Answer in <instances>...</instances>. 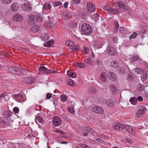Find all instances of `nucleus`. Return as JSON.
<instances>
[{"label": "nucleus", "instance_id": "43", "mask_svg": "<svg viewBox=\"0 0 148 148\" xmlns=\"http://www.w3.org/2000/svg\"><path fill=\"white\" fill-rule=\"evenodd\" d=\"M12 0H1L2 2L5 4L10 3H11Z\"/></svg>", "mask_w": 148, "mask_h": 148}, {"label": "nucleus", "instance_id": "21", "mask_svg": "<svg viewBox=\"0 0 148 148\" xmlns=\"http://www.w3.org/2000/svg\"><path fill=\"white\" fill-rule=\"evenodd\" d=\"M106 103L108 106L112 107L115 105V103L113 100L109 99L106 101Z\"/></svg>", "mask_w": 148, "mask_h": 148}, {"label": "nucleus", "instance_id": "41", "mask_svg": "<svg viewBox=\"0 0 148 148\" xmlns=\"http://www.w3.org/2000/svg\"><path fill=\"white\" fill-rule=\"evenodd\" d=\"M80 2V0H72L71 3L72 4H78Z\"/></svg>", "mask_w": 148, "mask_h": 148}, {"label": "nucleus", "instance_id": "5", "mask_svg": "<svg viewBox=\"0 0 148 148\" xmlns=\"http://www.w3.org/2000/svg\"><path fill=\"white\" fill-rule=\"evenodd\" d=\"M92 111L93 112L99 114H102L104 112L103 110L100 107L96 106L92 109Z\"/></svg>", "mask_w": 148, "mask_h": 148}, {"label": "nucleus", "instance_id": "40", "mask_svg": "<svg viewBox=\"0 0 148 148\" xmlns=\"http://www.w3.org/2000/svg\"><path fill=\"white\" fill-rule=\"evenodd\" d=\"M67 84L70 86H73L74 85V82L71 79H69L67 82Z\"/></svg>", "mask_w": 148, "mask_h": 148}, {"label": "nucleus", "instance_id": "39", "mask_svg": "<svg viewBox=\"0 0 148 148\" xmlns=\"http://www.w3.org/2000/svg\"><path fill=\"white\" fill-rule=\"evenodd\" d=\"M62 4V2L60 1L55 2L53 4L54 6H57L60 5Z\"/></svg>", "mask_w": 148, "mask_h": 148}, {"label": "nucleus", "instance_id": "8", "mask_svg": "<svg viewBox=\"0 0 148 148\" xmlns=\"http://www.w3.org/2000/svg\"><path fill=\"white\" fill-rule=\"evenodd\" d=\"M38 71L42 73H50L52 72L51 70L48 69L46 67L42 66L40 67L38 69Z\"/></svg>", "mask_w": 148, "mask_h": 148}, {"label": "nucleus", "instance_id": "24", "mask_svg": "<svg viewBox=\"0 0 148 148\" xmlns=\"http://www.w3.org/2000/svg\"><path fill=\"white\" fill-rule=\"evenodd\" d=\"M84 62L88 64L93 65V61L89 58L85 59L84 60Z\"/></svg>", "mask_w": 148, "mask_h": 148}, {"label": "nucleus", "instance_id": "17", "mask_svg": "<svg viewBox=\"0 0 148 148\" xmlns=\"http://www.w3.org/2000/svg\"><path fill=\"white\" fill-rule=\"evenodd\" d=\"M54 45V41L53 40H51L47 42L44 43V46L45 47H51Z\"/></svg>", "mask_w": 148, "mask_h": 148}, {"label": "nucleus", "instance_id": "57", "mask_svg": "<svg viewBox=\"0 0 148 148\" xmlns=\"http://www.w3.org/2000/svg\"><path fill=\"white\" fill-rule=\"evenodd\" d=\"M51 97V94L50 93H48L47 94L46 97L47 99H50Z\"/></svg>", "mask_w": 148, "mask_h": 148}, {"label": "nucleus", "instance_id": "30", "mask_svg": "<svg viewBox=\"0 0 148 148\" xmlns=\"http://www.w3.org/2000/svg\"><path fill=\"white\" fill-rule=\"evenodd\" d=\"M111 65L114 68H116L118 66V62L116 61H113L111 63Z\"/></svg>", "mask_w": 148, "mask_h": 148}, {"label": "nucleus", "instance_id": "23", "mask_svg": "<svg viewBox=\"0 0 148 148\" xmlns=\"http://www.w3.org/2000/svg\"><path fill=\"white\" fill-rule=\"evenodd\" d=\"M40 37L42 40L46 41L49 38V36L48 34L44 33L41 34Z\"/></svg>", "mask_w": 148, "mask_h": 148}, {"label": "nucleus", "instance_id": "49", "mask_svg": "<svg viewBox=\"0 0 148 148\" xmlns=\"http://www.w3.org/2000/svg\"><path fill=\"white\" fill-rule=\"evenodd\" d=\"M37 20L38 21L40 22H41L42 21L43 19L41 16H38L37 18Z\"/></svg>", "mask_w": 148, "mask_h": 148}, {"label": "nucleus", "instance_id": "25", "mask_svg": "<svg viewBox=\"0 0 148 148\" xmlns=\"http://www.w3.org/2000/svg\"><path fill=\"white\" fill-rule=\"evenodd\" d=\"M130 101L132 104L134 105L137 103V99L135 97H131Z\"/></svg>", "mask_w": 148, "mask_h": 148}, {"label": "nucleus", "instance_id": "63", "mask_svg": "<svg viewBox=\"0 0 148 148\" xmlns=\"http://www.w3.org/2000/svg\"><path fill=\"white\" fill-rule=\"evenodd\" d=\"M14 96L15 97H16L18 96L21 97H22V95L21 94H18L17 95H16Z\"/></svg>", "mask_w": 148, "mask_h": 148}, {"label": "nucleus", "instance_id": "19", "mask_svg": "<svg viewBox=\"0 0 148 148\" xmlns=\"http://www.w3.org/2000/svg\"><path fill=\"white\" fill-rule=\"evenodd\" d=\"M11 8L12 11L16 12L18 10L19 7L17 4L14 3L11 6Z\"/></svg>", "mask_w": 148, "mask_h": 148}, {"label": "nucleus", "instance_id": "11", "mask_svg": "<svg viewBox=\"0 0 148 148\" xmlns=\"http://www.w3.org/2000/svg\"><path fill=\"white\" fill-rule=\"evenodd\" d=\"M35 121L36 123H37V122L42 123L44 121L43 118L40 116L39 114H38L36 115Z\"/></svg>", "mask_w": 148, "mask_h": 148}, {"label": "nucleus", "instance_id": "10", "mask_svg": "<svg viewBox=\"0 0 148 148\" xmlns=\"http://www.w3.org/2000/svg\"><path fill=\"white\" fill-rule=\"evenodd\" d=\"M5 125L3 127H7L11 128L12 126L13 121H12L10 119L5 118Z\"/></svg>", "mask_w": 148, "mask_h": 148}, {"label": "nucleus", "instance_id": "54", "mask_svg": "<svg viewBox=\"0 0 148 148\" xmlns=\"http://www.w3.org/2000/svg\"><path fill=\"white\" fill-rule=\"evenodd\" d=\"M137 101L138 100L140 101H143V100L142 97L141 96L138 97H137Z\"/></svg>", "mask_w": 148, "mask_h": 148}, {"label": "nucleus", "instance_id": "44", "mask_svg": "<svg viewBox=\"0 0 148 148\" xmlns=\"http://www.w3.org/2000/svg\"><path fill=\"white\" fill-rule=\"evenodd\" d=\"M33 82V80L31 77H28L27 79L26 82L28 84H30L32 83Z\"/></svg>", "mask_w": 148, "mask_h": 148}, {"label": "nucleus", "instance_id": "51", "mask_svg": "<svg viewBox=\"0 0 148 148\" xmlns=\"http://www.w3.org/2000/svg\"><path fill=\"white\" fill-rule=\"evenodd\" d=\"M97 91V90L95 88H92L91 89L90 91V92L92 94H94Z\"/></svg>", "mask_w": 148, "mask_h": 148}, {"label": "nucleus", "instance_id": "2", "mask_svg": "<svg viewBox=\"0 0 148 148\" xmlns=\"http://www.w3.org/2000/svg\"><path fill=\"white\" fill-rule=\"evenodd\" d=\"M147 110L146 108L144 106H140L138 112L136 114V116L137 117H140L146 112Z\"/></svg>", "mask_w": 148, "mask_h": 148}, {"label": "nucleus", "instance_id": "37", "mask_svg": "<svg viewBox=\"0 0 148 148\" xmlns=\"http://www.w3.org/2000/svg\"><path fill=\"white\" fill-rule=\"evenodd\" d=\"M61 99L62 101L65 102L67 100V96L64 95H63L61 96Z\"/></svg>", "mask_w": 148, "mask_h": 148}, {"label": "nucleus", "instance_id": "52", "mask_svg": "<svg viewBox=\"0 0 148 148\" xmlns=\"http://www.w3.org/2000/svg\"><path fill=\"white\" fill-rule=\"evenodd\" d=\"M89 51V49L88 48L86 47H84V53H87Z\"/></svg>", "mask_w": 148, "mask_h": 148}, {"label": "nucleus", "instance_id": "45", "mask_svg": "<svg viewBox=\"0 0 148 148\" xmlns=\"http://www.w3.org/2000/svg\"><path fill=\"white\" fill-rule=\"evenodd\" d=\"M56 132L59 133L60 134H66V133L65 132H64V131H63L61 130H60L59 129H57L56 130Z\"/></svg>", "mask_w": 148, "mask_h": 148}, {"label": "nucleus", "instance_id": "62", "mask_svg": "<svg viewBox=\"0 0 148 148\" xmlns=\"http://www.w3.org/2000/svg\"><path fill=\"white\" fill-rule=\"evenodd\" d=\"M120 72L122 73H123L125 71L124 70L123 68H121L119 70Z\"/></svg>", "mask_w": 148, "mask_h": 148}, {"label": "nucleus", "instance_id": "55", "mask_svg": "<svg viewBox=\"0 0 148 148\" xmlns=\"http://www.w3.org/2000/svg\"><path fill=\"white\" fill-rule=\"evenodd\" d=\"M69 112L72 114H73L74 113V110L72 108H69Z\"/></svg>", "mask_w": 148, "mask_h": 148}, {"label": "nucleus", "instance_id": "38", "mask_svg": "<svg viewBox=\"0 0 148 148\" xmlns=\"http://www.w3.org/2000/svg\"><path fill=\"white\" fill-rule=\"evenodd\" d=\"M76 65L78 67L80 68H84L85 66V64L83 63H77Z\"/></svg>", "mask_w": 148, "mask_h": 148}, {"label": "nucleus", "instance_id": "31", "mask_svg": "<svg viewBox=\"0 0 148 148\" xmlns=\"http://www.w3.org/2000/svg\"><path fill=\"white\" fill-rule=\"evenodd\" d=\"M72 48L71 49L74 51H77L79 48V46L78 45H73V46H72Z\"/></svg>", "mask_w": 148, "mask_h": 148}, {"label": "nucleus", "instance_id": "59", "mask_svg": "<svg viewBox=\"0 0 148 148\" xmlns=\"http://www.w3.org/2000/svg\"><path fill=\"white\" fill-rule=\"evenodd\" d=\"M29 5H26L24 4V5H23V6L24 7V8H23V9L24 10L27 9V8H29Z\"/></svg>", "mask_w": 148, "mask_h": 148}, {"label": "nucleus", "instance_id": "33", "mask_svg": "<svg viewBox=\"0 0 148 148\" xmlns=\"http://www.w3.org/2000/svg\"><path fill=\"white\" fill-rule=\"evenodd\" d=\"M4 115L6 117H9L12 115L11 113L9 111H5L4 113Z\"/></svg>", "mask_w": 148, "mask_h": 148}, {"label": "nucleus", "instance_id": "34", "mask_svg": "<svg viewBox=\"0 0 148 148\" xmlns=\"http://www.w3.org/2000/svg\"><path fill=\"white\" fill-rule=\"evenodd\" d=\"M66 43L67 45L70 46H73V45H74L73 42L70 40L66 41Z\"/></svg>", "mask_w": 148, "mask_h": 148}, {"label": "nucleus", "instance_id": "9", "mask_svg": "<svg viewBox=\"0 0 148 148\" xmlns=\"http://www.w3.org/2000/svg\"><path fill=\"white\" fill-rule=\"evenodd\" d=\"M88 10L89 12H92L95 10V6L92 3L88 2L87 3Z\"/></svg>", "mask_w": 148, "mask_h": 148}, {"label": "nucleus", "instance_id": "12", "mask_svg": "<svg viewBox=\"0 0 148 148\" xmlns=\"http://www.w3.org/2000/svg\"><path fill=\"white\" fill-rule=\"evenodd\" d=\"M109 78L112 80L114 81L116 79L117 77L115 74L112 72H110L108 73Z\"/></svg>", "mask_w": 148, "mask_h": 148}, {"label": "nucleus", "instance_id": "56", "mask_svg": "<svg viewBox=\"0 0 148 148\" xmlns=\"http://www.w3.org/2000/svg\"><path fill=\"white\" fill-rule=\"evenodd\" d=\"M147 77V74H145L144 75H143L142 76V78L143 80H146Z\"/></svg>", "mask_w": 148, "mask_h": 148}, {"label": "nucleus", "instance_id": "6", "mask_svg": "<svg viewBox=\"0 0 148 148\" xmlns=\"http://www.w3.org/2000/svg\"><path fill=\"white\" fill-rule=\"evenodd\" d=\"M124 127H125L126 130V131L132 134L133 136L135 135V133L133 132V127L130 125H125Z\"/></svg>", "mask_w": 148, "mask_h": 148}, {"label": "nucleus", "instance_id": "42", "mask_svg": "<svg viewBox=\"0 0 148 148\" xmlns=\"http://www.w3.org/2000/svg\"><path fill=\"white\" fill-rule=\"evenodd\" d=\"M6 95L5 93V92L3 93L0 95V98L2 100H3V101H5V97Z\"/></svg>", "mask_w": 148, "mask_h": 148}, {"label": "nucleus", "instance_id": "48", "mask_svg": "<svg viewBox=\"0 0 148 148\" xmlns=\"http://www.w3.org/2000/svg\"><path fill=\"white\" fill-rule=\"evenodd\" d=\"M32 107H29L27 110V114H29L32 112Z\"/></svg>", "mask_w": 148, "mask_h": 148}, {"label": "nucleus", "instance_id": "22", "mask_svg": "<svg viewBox=\"0 0 148 148\" xmlns=\"http://www.w3.org/2000/svg\"><path fill=\"white\" fill-rule=\"evenodd\" d=\"M67 73V75L72 78H75L76 77V73L71 71L68 70Z\"/></svg>", "mask_w": 148, "mask_h": 148}, {"label": "nucleus", "instance_id": "15", "mask_svg": "<svg viewBox=\"0 0 148 148\" xmlns=\"http://www.w3.org/2000/svg\"><path fill=\"white\" fill-rule=\"evenodd\" d=\"M129 58L132 62L136 61L139 59V57L136 54H134L133 56L130 55Z\"/></svg>", "mask_w": 148, "mask_h": 148}, {"label": "nucleus", "instance_id": "47", "mask_svg": "<svg viewBox=\"0 0 148 148\" xmlns=\"http://www.w3.org/2000/svg\"><path fill=\"white\" fill-rule=\"evenodd\" d=\"M13 112L15 113H18L19 111V109L17 107H15L13 109Z\"/></svg>", "mask_w": 148, "mask_h": 148}, {"label": "nucleus", "instance_id": "14", "mask_svg": "<svg viewBox=\"0 0 148 148\" xmlns=\"http://www.w3.org/2000/svg\"><path fill=\"white\" fill-rule=\"evenodd\" d=\"M107 52L110 55H113L115 53V52L114 48L108 46L107 49Z\"/></svg>", "mask_w": 148, "mask_h": 148}, {"label": "nucleus", "instance_id": "35", "mask_svg": "<svg viewBox=\"0 0 148 148\" xmlns=\"http://www.w3.org/2000/svg\"><path fill=\"white\" fill-rule=\"evenodd\" d=\"M119 31L121 33L124 34H126V30L124 27H120L119 29Z\"/></svg>", "mask_w": 148, "mask_h": 148}, {"label": "nucleus", "instance_id": "7", "mask_svg": "<svg viewBox=\"0 0 148 148\" xmlns=\"http://www.w3.org/2000/svg\"><path fill=\"white\" fill-rule=\"evenodd\" d=\"M8 70L11 73L16 75L19 74L20 72L19 69H18L14 67H9Z\"/></svg>", "mask_w": 148, "mask_h": 148}, {"label": "nucleus", "instance_id": "36", "mask_svg": "<svg viewBox=\"0 0 148 148\" xmlns=\"http://www.w3.org/2000/svg\"><path fill=\"white\" fill-rule=\"evenodd\" d=\"M137 35V34L136 32H133L130 36V39L131 40V39H133L135 38L136 37Z\"/></svg>", "mask_w": 148, "mask_h": 148}, {"label": "nucleus", "instance_id": "46", "mask_svg": "<svg viewBox=\"0 0 148 148\" xmlns=\"http://www.w3.org/2000/svg\"><path fill=\"white\" fill-rule=\"evenodd\" d=\"M85 130L88 132H90L91 133H92L93 131L90 127H85Z\"/></svg>", "mask_w": 148, "mask_h": 148}, {"label": "nucleus", "instance_id": "60", "mask_svg": "<svg viewBox=\"0 0 148 148\" xmlns=\"http://www.w3.org/2000/svg\"><path fill=\"white\" fill-rule=\"evenodd\" d=\"M115 25L116 27L118 29L119 27V24L118 23V22L117 21H115Z\"/></svg>", "mask_w": 148, "mask_h": 148}, {"label": "nucleus", "instance_id": "26", "mask_svg": "<svg viewBox=\"0 0 148 148\" xmlns=\"http://www.w3.org/2000/svg\"><path fill=\"white\" fill-rule=\"evenodd\" d=\"M31 29L34 32H37L39 30V26L37 25L33 26L31 28Z\"/></svg>", "mask_w": 148, "mask_h": 148}, {"label": "nucleus", "instance_id": "27", "mask_svg": "<svg viewBox=\"0 0 148 148\" xmlns=\"http://www.w3.org/2000/svg\"><path fill=\"white\" fill-rule=\"evenodd\" d=\"M5 118L0 117V125L2 127H3L5 125Z\"/></svg>", "mask_w": 148, "mask_h": 148}, {"label": "nucleus", "instance_id": "64", "mask_svg": "<svg viewBox=\"0 0 148 148\" xmlns=\"http://www.w3.org/2000/svg\"><path fill=\"white\" fill-rule=\"evenodd\" d=\"M97 140L99 141V142L101 143L102 142V140L101 139L99 138H97Z\"/></svg>", "mask_w": 148, "mask_h": 148}, {"label": "nucleus", "instance_id": "3", "mask_svg": "<svg viewBox=\"0 0 148 148\" xmlns=\"http://www.w3.org/2000/svg\"><path fill=\"white\" fill-rule=\"evenodd\" d=\"M52 121L53 125L55 127L60 126L62 123L61 119L57 116L53 117L52 119Z\"/></svg>", "mask_w": 148, "mask_h": 148}, {"label": "nucleus", "instance_id": "16", "mask_svg": "<svg viewBox=\"0 0 148 148\" xmlns=\"http://www.w3.org/2000/svg\"><path fill=\"white\" fill-rule=\"evenodd\" d=\"M14 21L20 22L22 21L23 18L22 16L21 15L17 14L14 16Z\"/></svg>", "mask_w": 148, "mask_h": 148}, {"label": "nucleus", "instance_id": "50", "mask_svg": "<svg viewBox=\"0 0 148 148\" xmlns=\"http://www.w3.org/2000/svg\"><path fill=\"white\" fill-rule=\"evenodd\" d=\"M104 9L105 10L109 12L110 8L108 5H106L104 7Z\"/></svg>", "mask_w": 148, "mask_h": 148}, {"label": "nucleus", "instance_id": "28", "mask_svg": "<svg viewBox=\"0 0 148 148\" xmlns=\"http://www.w3.org/2000/svg\"><path fill=\"white\" fill-rule=\"evenodd\" d=\"M119 12V10L117 9H112L110 8L109 13L113 14H117Z\"/></svg>", "mask_w": 148, "mask_h": 148}, {"label": "nucleus", "instance_id": "18", "mask_svg": "<svg viewBox=\"0 0 148 148\" xmlns=\"http://www.w3.org/2000/svg\"><path fill=\"white\" fill-rule=\"evenodd\" d=\"M106 74L105 72H102L100 76L99 79L101 81L104 82L106 81Z\"/></svg>", "mask_w": 148, "mask_h": 148}, {"label": "nucleus", "instance_id": "61", "mask_svg": "<svg viewBox=\"0 0 148 148\" xmlns=\"http://www.w3.org/2000/svg\"><path fill=\"white\" fill-rule=\"evenodd\" d=\"M68 3L67 2H66L64 3V5L65 8H66L68 7Z\"/></svg>", "mask_w": 148, "mask_h": 148}, {"label": "nucleus", "instance_id": "1", "mask_svg": "<svg viewBox=\"0 0 148 148\" xmlns=\"http://www.w3.org/2000/svg\"><path fill=\"white\" fill-rule=\"evenodd\" d=\"M92 30L91 27L89 24L84 23L81 27V34L84 35H90L92 32Z\"/></svg>", "mask_w": 148, "mask_h": 148}, {"label": "nucleus", "instance_id": "53", "mask_svg": "<svg viewBox=\"0 0 148 148\" xmlns=\"http://www.w3.org/2000/svg\"><path fill=\"white\" fill-rule=\"evenodd\" d=\"M82 147L84 148H91L89 146L84 144H82Z\"/></svg>", "mask_w": 148, "mask_h": 148}, {"label": "nucleus", "instance_id": "20", "mask_svg": "<svg viewBox=\"0 0 148 148\" xmlns=\"http://www.w3.org/2000/svg\"><path fill=\"white\" fill-rule=\"evenodd\" d=\"M110 89L113 95H116L117 94V89L116 87L113 85H111L110 86Z\"/></svg>", "mask_w": 148, "mask_h": 148}, {"label": "nucleus", "instance_id": "58", "mask_svg": "<svg viewBox=\"0 0 148 148\" xmlns=\"http://www.w3.org/2000/svg\"><path fill=\"white\" fill-rule=\"evenodd\" d=\"M125 10L126 11H127V12L129 14H130L131 12V10L130 9H129L127 7V8L126 7L125 8Z\"/></svg>", "mask_w": 148, "mask_h": 148}, {"label": "nucleus", "instance_id": "13", "mask_svg": "<svg viewBox=\"0 0 148 148\" xmlns=\"http://www.w3.org/2000/svg\"><path fill=\"white\" fill-rule=\"evenodd\" d=\"M114 5L115 7L117 8H125L126 7L123 3L120 2L115 3Z\"/></svg>", "mask_w": 148, "mask_h": 148}, {"label": "nucleus", "instance_id": "32", "mask_svg": "<svg viewBox=\"0 0 148 148\" xmlns=\"http://www.w3.org/2000/svg\"><path fill=\"white\" fill-rule=\"evenodd\" d=\"M135 70L138 74H142L144 73L143 71L140 68H136Z\"/></svg>", "mask_w": 148, "mask_h": 148}, {"label": "nucleus", "instance_id": "4", "mask_svg": "<svg viewBox=\"0 0 148 148\" xmlns=\"http://www.w3.org/2000/svg\"><path fill=\"white\" fill-rule=\"evenodd\" d=\"M123 127L124 125L119 122L116 123L113 126V129L115 130H122Z\"/></svg>", "mask_w": 148, "mask_h": 148}, {"label": "nucleus", "instance_id": "29", "mask_svg": "<svg viewBox=\"0 0 148 148\" xmlns=\"http://www.w3.org/2000/svg\"><path fill=\"white\" fill-rule=\"evenodd\" d=\"M51 5L49 3H46L43 6V9L45 10H48L51 8Z\"/></svg>", "mask_w": 148, "mask_h": 148}]
</instances>
